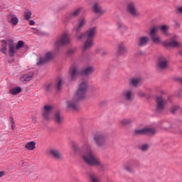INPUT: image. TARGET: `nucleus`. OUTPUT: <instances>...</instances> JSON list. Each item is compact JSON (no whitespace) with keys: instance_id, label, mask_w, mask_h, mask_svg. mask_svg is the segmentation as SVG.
Instances as JSON below:
<instances>
[{"instance_id":"42","label":"nucleus","mask_w":182,"mask_h":182,"mask_svg":"<svg viewBox=\"0 0 182 182\" xmlns=\"http://www.w3.org/2000/svg\"><path fill=\"white\" fill-rule=\"evenodd\" d=\"M124 169L127 170V171H129V173H132V171H134L133 166L130 165H126L124 166Z\"/></svg>"},{"instance_id":"3","label":"nucleus","mask_w":182,"mask_h":182,"mask_svg":"<svg viewBox=\"0 0 182 182\" xmlns=\"http://www.w3.org/2000/svg\"><path fill=\"white\" fill-rule=\"evenodd\" d=\"M89 89V85L87 80H82L79 85V87L75 93V97L77 99H85L86 97V94Z\"/></svg>"},{"instance_id":"24","label":"nucleus","mask_w":182,"mask_h":182,"mask_svg":"<svg viewBox=\"0 0 182 182\" xmlns=\"http://www.w3.org/2000/svg\"><path fill=\"white\" fill-rule=\"evenodd\" d=\"M95 72V68L93 66H88L82 69V73L85 76H90V75H93Z\"/></svg>"},{"instance_id":"37","label":"nucleus","mask_w":182,"mask_h":182,"mask_svg":"<svg viewBox=\"0 0 182 182\" xmlns=\"http://www.w3.org/2000/svg\"><path fill=\"white\" fill-rule=\"evenodd\" d=\"M150 149V146L149 144H144L139 146V150L141 151H147Z\"/></svg>"},{"instance_id":"27","label":"nucleus","mask_w":182,"mask_h":182,"mask_svg":"<svg viewBox=\"0 0 182 182\" xmlns=\"http://www.w3.org/2000/svg\"><path fill=\"white\" fill-rule=\"evenodd\" d=\"M7 46H8V40L7 41L3 40L1 48H0V52H1V53H4V55H6L8 52Z\"/></svg>"},{"instance_id":"6","label":"nucleus","mask_w":182,"mask_h":182,"mask_svg":"<svg viewBox=\"0 0 182 182\" xmlns=\"http://www.w3.org/2000/svg\"><path fill=\"white\" fill-rule=\"evenodd\" d=\"M121 99L124 100V103L127 105L134 100V91L133 90H124L120 95Z\"/></svg>"},{"instance_id":"9","label":"nucleus","mask_w":182,"mask_h":182,"mask_svg":"<svg viewBox=\"0 0 182 182\" xmlns=\"http://www.w3.org/2000/svg\"><path fill=\"white\" fill-rule=\"evenodd\" d=\"M79 75H80V70L79 69V67L76 65L70 67L68 73V79L70 82H75V80H76L79 77Z\"/></svg>"},{"instance_id":"43","label":"nucleus","mask_w":182,"mask_h":182,"mask_svg":"<svg viewBox=\"0 0 182 182\" xmlns=\"http://www.w3.org/2000/svg\"><path fill=\"white\" fill-rule=\"evenodd\" d=\"M53 59V54H52V53L48 52L46 53V61L48 62V60H50Z\"/></svg>"},{"instance_id":"11","label":"nucleus","mask_w":182,"mask_h":182,"mask_svg":"<svg viewBox=\"0 0 182 182\" xmlns=\"http://www.w3.org/2000/svg\"><path fill=\"white\" fill-rule=\"evenodd\" d=\"M157 32H159V27L158 26H154L151 29L149 32V36L151 38L152 41L154 43H161V39L160 36L157 35Z\"/></svg>"},{"instance_id":"4","label":"nucleus","mask_w":182,"mask_h":182,"mask_svg":"<svg viewBox=\"0 0 182 182\" xmlns=\"http://www.w3.org/2000/svg\"><path fill=\"white\" fill-rule=\"evenodd\" d=\"M96 35H97V28L96 27H92L85 33L77 34V39L78 41H83V39L86 38L88 39H95Z\"/></svg>"},{"instance_id":"17","label":"nucleus","mask_w":182,"mask_h":182,"mask_svg":"<svg viewBox=\"0 0 182 182\" xmlns=\"http://www.w3.org/2000/svg\"><path fill=\"white\" fill-rule=\"evenodd\" d=\"M80 12H82V8L75 9L74 11L66 14V19L68 21H72V19L77 18V16L80 15Z\"/></svg>"},{"instance_id":"26","label":"nucleus","mask_w":182,"mask_h":182,"mask_svg":"<svg viewBox=\"0 0 182 182\" xmlns=\"http://www.w3.org/2000/svg\"><path fill=\"white\" fill-rule=\"evenodd\" d=\"M129 82L132 86L137 87L139 85H141V83H143V80L141 77H135L132 78Z\"/></svg>"},{"instance_id":"10","label":"nucleus","mask_w":182,"mask_h":182,"mask_svg":"<svg viewBox=\"0 0 182 182\" xmlns=\"http://www.w3.org/2000/svg\"><path fill=\"white\" fill-rule=\"evenodd\" d=\"M166 105H167V100H166L164 97L161 96L156 97V112H157V113H161V112L164 110Z\"/></svg>"},{"instance_id":"31","label":"nucleus","mask_w":182,"mask_h":182,"mask_svg":"<svg viewBox=\"0 0 182 182\" xmlns=\"http://www.w3.org/2000/svg\"><path fill=\"white\" fill-rule=\"evenodd\" d=\"M145 129V134L148 136H153L157 133V130L154 128H144Z\"/></svg>"},{"instance_id":"55","label":"nucleus","mask_w":182,"mask_h":182,"mask_svg":"<svg viewBox=\"0 0 182 182\" xmlns=\"http://www.w3.org/2000/svg\"><path fill=\"white\" fill-rule=\"evenodd\" d=\"M74 150H75V151H77V149H76V148H74Z\"/></svg>"},{"instance_id":"32","label":"nucleus","mask_w":182,"mask_h":182,"mask_svg":"<svg viewBox=\"0 0 182 182\" xmlns=\"http://www.w3.org/2000/svg\"><path fill=\"white\" fill-rule=\"evenodd\" d=\"M21 90L22 89L21 88V87H16L10 89L9 92L11 95H13L14 96H15L18 93H21Z\"/></svg>"},{"instance_id":"29","label":"nucleus","mask_w":182,"mask_h":182,"mask_svg":"<svg viewBox=\"0 0 182 182\" xmlns=\"http://www.w3.org/2000/svg\"><path fill=\"white\" fill-rule=\"evenodd\" d=\"M133 122H134V120H133V119H121L119 121V124H121V126H129L130 124H132V123H133Z\"/></svg>"},{"instance_id":"40","label":"nucleus","mask_w":182,"mask_h":182,"mask_svg":"<svg viewBox=\"0 0 182 182\" xmlns=\"http://www.w3.org/2000/svg\"><path fill=\"white\" fill-rule=\"evenodd\" d=\"M23 45H25L23 41H18L17 44L16 45V50H19L21 48H23Z\"/></svg>"},{"instance_id":"39","label":"nucleus","mask_w":182,"mask_h":182,"mask_svg":"<svg viewBox=\"0 0 182 182\" xmlns=\"http://www.w3.org/2000/svg\"><path fill=\"white\" fill-rule=\"evenodd\" d=\"M75 53H76V48H70L66 52L67 56H73Z\"/></svg>"},{"instance_id":"35","label":"nucleus","mask_w":182,"mask_h":182,"mask_svg":"<svg viewBox=\"0 0 182 182\" xmlns=\"http://www.w3.org/2000/svg\"><path fill=\"white\" fill-rule=\"evenodd\" d=\"M46 62V58L43 57H40L37 59L36 65L38 66H42V65H45Z\"/></svg>"},{"instance_id":"45","label":"nucleus","mask_w":182,"mask_h":182,"mask_svg":"<svg viewBox=\"0 0 182 182\" xmlns=\"http://www.w3.org/2000/svg\"><path fill=\"white\" fill-rule=\"evenodd\" d=\"M53 110V107L50 105H47L46 106V114H48V113H50Z\"/></svg>"},{"instance_id":"21","label":"nucleus","mask_w":182,"mask_h":182,"mask_svg":"<svg viewBox=\"0 0 182 182\" xmlns=\"http://www.w3.org/2000/svg\"><path fill=\"white\" fill-rule=\"evenodd\" d=\"M33 78V72H29L26 74H23L20 76L19 80L21 82H29Z\"/></svg>"},{"instance_id":"34","label":"nucleus","mask_w":182,"mask_h":182,"mask_svg":"<svg viewBox=\"0 0 182 182\" xmlns=\"http://www.w3.org/2000/svg\"><path fill=\"white\" fill-rule=\"evenodd\" d=\"M35 146H36L35 141H30L26 144L25 147L27 150H35Z\"/></svg>"},{"instance_id":"53","label":"nucleus","mask_w":182,"mask_h":182,"mask_svg":"<svg viewBox=\"0 0 182 182\" xmlns=\"http://www.w3.org/2000/svg\"><path fill=\"white\" fill-rule=\"evenodd\" d=\"M105 55H107V53L104 52V53H102V56H105Z\"/></svg>"},{"instance_id":"2","label":"nucleus","mask_w":182,"mask_h":182,"mask_svg":"<svg viewBox=\"0 0 182 182\" xmlns=\"http://www.w3.org/2000/svg\"><path fill=\"white\" fill-rule=\"evenodd\" d=\"M70 43V36L68 32H65L63 34L60 35L54 43V49L57 52H59L63 46L69 45Z\"/></svg>"},{"instance_id":"30","label":"nucleus","mask_w":182,"mask_h":182,"mask_svg":"<svg viewBox=\"0 0 182 182\" xmlns=\"http://www.w3.org/2000/svg\"><path fill=\"white\" fill-rule=\"evenodd\" d=\"M89 177L91 182H102L96 173H90Z\"/></svg>"},{"instance_id":"38","label":"nucleus","mask_w":182,"mask_h":182,"mask_svg":"<svg viewBox=\"0 0 182 182\" xmlns=\"http://www.w3.org/2000/svg\"><path fill=\"white\" fill-rule=\"evenodd\" d=\"M134 134L136 136H143L145 134V129H135L134 130Z\"/></svg>"},{"instance_id":"7","label":"nucleus","mask_w":182,"mask_h":182,"mask_svg":"<svg viewBox=\"0 0 182 182\" xmlns=\"http://www.w3.org/2000/svg\"><path fill=\"white\" fill-rule=\"evenodd\" d=\"M93 140L97 147H103L107 141V135L102 133H97L93 136Z\"/></svg>"},{"instance_id":"50","label":"nucleus","mask_w":182,"mask_h":182,"mask_svg":"<svg viewBox=\"0 0 182 182\" xmlns=\"http://www.w3.org/2000/svg\"><path fill=\"white\" fill-rule=\"evenodd\" d=\"M29 25H31V26L35 25V21L33 20H30L29 21Z\"/></svg>"},{"instance_id":"13","label":"nucleus","mask_w":182,"mask_h":182,"mask_svg":"<svg viewBox=\"0 0 182 182\" xmlns=\"http://www.w3.org/2000/svg\"><path fill=\"white\" fill-rule=\"evenodd\" d=\"M85 25H86V18L84 17H82L79 18L78 23L74 28V30L75 31V36L77 37V35H79V32L83 29L85 27Z\"/></svg>"},{"instance_id":"15","label":"nucleus","mask_w":182,"mask_h":182,"mask_svg":"<svg viewBox=\"0 0 182 182\" xmlns=\"http://www.w3.org/2000/svg\"><path fill=\"white\" fill-rule=\"evenodd\" d=\"M168 68V60L164 57H161L158 61V69L164 70Z\"/></svg>"},{"instance_id":"25","label":"nucleus","mask_w":182,"mask_h":182,"mask_svg":"<svg viewBox=\"0 0 182 182\" xmlns=\"http://www.w3.org/2000/svg\"><path fill=\"white\" fill-rule=\"evenodd\" d=\"M54 121L56 124H62V123H63V116L62 115V114H60V112H55L54 116Z\"/></svg>"},{"instance_id":"1","label":"nucleus","mask_w":182,"mask_h":182,"mask_svg":"<svg viewBox=\"0 0 182 182\" xmlns=\"http://www.w3.org/2000/svg\"><path fill=\"white\" fill-rule=\"evenodd\" d=\"M82 150L85 151V153L82 155V159L89 166H95L96 167H101L103 168L105 165L100 161V159L95 155V152L92 150L89 141H84L83 144L80 146Z\"/></svg>"},{"instance_id":"19","label":"nucleus","mask_w":182,"mask_h":182,"mask_svg":"<svg viewBox=\"0 0 182 182\" xmlns=\"http://www.w3.org/2000/svg\"><path fill=\"white\" fill-rule=\"evenodd\" d=\"M85 41L83 44L84 50H89V49H92L93 48V45H95V39L92 38H85Z\"/></svg>"},{"instance_id":"16","label":"nucleus","mask_w":182,"mask_h":182,"mask_svg":"<svg viewBox=\"0 0 182 182\" xmlns=\"http://www.w3.org/2000/svg\"><path fill=\"white\" fill-rule=\"evenodd\" d=\"M49 153L55 160H58V161H62V160H63V155L58 149H51L49 151Z\"/></svg>"},{"instance_id":"49","label":"nucleus","mask_w":182,"mask_h":182,"mask_svg":"<svg viewBox=\"0 0 182 182\" xmlns=\"http://www.w3.org/2000/svg\"><path fill=\"white\" fill-rule=\"evenodd\" d=\"M174 26H175V28H180V23H178V22H177V21H175Z\"/></svg>"},{"instance_id":"20","label":"nucleus","mask_w":182,"mask_h":182,"mask_svg":"<svg viewBox=\"0 0 182 182\" xmlns=\"http://www.w3.org/2000/svg\"><path fill=\"white\" fill-rule=\"evenodd\" d=\"M149 41H150L149 36H143L139 37L138 40V46H139V48H144V46H146L147 43H149Z\"/></svg>"},{"instance_id":"36","label":"nucleus","mask_w":182,"mask_h":182,"mask_svg":"<svg viewBox=\"0 0 182 182\" xmlns=\"http://www.w3.org/2000/svg\"><path fill=\"white\" fill-rule=\"evenodd\" d=\"M32 16V11L27 10L24 12V19L26 21H29Z\"/></svg>"},{"instance_id":"8","label":"nucleus","mask_w":182,"mask_h":182,"mask_svg":"<svg viewBox=\"0 0 182 182\" xmlns=\"http://www.w3.org/2000/svg\"><path fill=\"white\" fill-rule=\"evenodd\" d=\"M79 100H82V98L76 97V94H75L73 98L66 100L67 109L70 110H77L79 109Z\"/></svg>"},{"instance_id":"5","label":"nucleus","mask_w":182,"mask_h":182,"mask_svg":"<svg viewBox=\"0 0 182 182\" xmlns=\"http://www.w3.org/2000/svg\"><path fill=\"white\" fill-rule=\"evenodd\" d=\"M126 11L132 18H140V11L137 9L136 2L129 1L127 4Z\"/></svg>"},{"instance_id":"41","label":"nucleus","mask_w":182,"mask_h":182,"mask_svg":"<svg viewBox=\"0 0 182 182\" xmlns=\"http://www.w3.org/2000/svg\"><path fill=\"white\" fill-rule=\"evenodd\" d=\"M160 29L163 33L165 35H167V31H168V26H162L160 27Z\"/></svg>"},{"instance_id":"52","label":"nucleus","mask_w":182,"mask_h":182,"mask_svg":"<svg viewBox=\"0 0 182 182\" xmlns=\"http://www.w3.org/2000/svg\"><path fill=\"white\" fill-rule=\"evenodd\" d=\"M11 129H12V130H14L15 129V124L14 122L11 125Z\"/></svg>"},{"instance_id":"51","label":"nucleus","mask_w":182,"mask_h":182,"mask_svg":"<svg viewBox=\"0 0 182 182\" xmlns=\"http://www.w3.org/2000/svg\"><path fill=\"white\" fill-rule=\"evenodd\" d=\"M5 176V171H0V178L4 177Z\"/></svg>"},{"instance_id":"22","label":"nucleus","mask_w":182,"mask_h":182,"mask_svg":"<svg viewBox=\"0 0 182 182\" xmlns=\"http://www.w3.org/2000/svg\"><path fill=\"white\" fill-rule=\"evenodd\" d=\"M8 18L10 19L9 23L14 26H16L19 23V18L16 14H10L7 16Z\"/></svg>"},{"instance_id":"54","label":"nucleus","mask_w":182,"mask_h":182,"mask_svg":"<svg viewBox=\"0 0 182 182\" xmlns=\"http://www.w3.org/2000/svg\"><path fill=\"white\" fill-rule=\"evenodd\" d=\"M178 80L182 83V78H178Z\"/></svg>"},{"instance_id":"28","label":"nucleus","mask_w":182,"mask_h":182,"mask_svg":"<svg viewBox=\"0 0 182 182\" xmlns=\"http://www.w3.org/2000/svg\"><path fill=\"white\" fill-rule=\"evenodd\" d=\"M117 28L118 31H120V32H126V31H127V26H126V25L122 21H118L117 23Z\"/></svg>"},{"instance_id":"23","label":"nucleus","mask_w":182,"mask_h":182,"mask_svg":"<svg viewBox=\"0 0 182 182\" xmlns=\"http://www.w3.org/2000/svg\"><path fill=\"white\" fill-rule=\"evenodd\" d=\"M177 36H175L170 41H165L164 45L165 46H171L172 48H176L177 46H180V43L177 42L176 39H177Z\"/></svg>"},{"instance_id":"14","label":"nucleus","mask_w":182,"mask_h":182,"mask_svg":"<svg viewBox=\"0 0 182 182\" xmlns=\"http://www.w3.org/2000/svg\"><path fill=\"white\" fill-rule=\"evenodd\" d=\"M116 55L117 56H126L127 55V47L123 43L118 44Z\"/></svg>"},{"instance_id":"33","label":"nucleus","mask_w":182,"mask_h":182,"mask_svg":"<svg viewBox=\"0 0 182 182\" xmlns=\"http://www.w3.org/2000/svg\"><path fill=\"white\" fill-rule=\"evenodd\" d=\"M64 82H65V80L63 78L58 77V81H57V84L55 85L56 89L58 90H60L62 89V86H63Z\"/></svg>"},{"instance_id":"12","label":"nucleus","mask_w":182,"mask_h":182,"mask_svg":"<svg viewBox=\"0 0 182 182\" xmlns=\"http://www.w3.org/2000/svg\"><path fill=\"white\" fill-rule=\"evenodd\" d=\"M7 46L9 47V56H10V58L15 56V53H16V47L12 39L7 40Z\"/></svg>"},{"instance_id":"48","label":"nucleus","mask_w":182,"mask_h":182,"mask_svg":"<svg viewBox=\"0 0 182 182\" xmlns=\"http://www.w3.org/2000/svg\"><path fill=\"white\" fill-rule=\"evenodd\" d=\"M35 33L36 35H43V33H42V31H41L40 30H37L35 31Z\"/></svg>"},{"instance_id":"47","label":"nucleus","mask_w":182,"mask_h":182,"mask_svg":"<svg viewBox=\"0 0 182 182\" xmlns=\"http://www.w3.org/2000/svg\"><path fill=\"white\" fill-rule=\"evenodd\" d=\"M43 110H44V112H43V117L46 119V105H45V106L43 107Z\"/></svg>"},{"instance_id":"46","label":"nucleus","mask_w":182,"mask_h":182,"mask_svg":"<svg viewBox=\"0 0 182 182\" xmlns=\"http://www.w3.org/2000/svg\"><path fill=\"white\" fill-rule=\"evenodd\" d=\"M138 95L140 97H144L146 96V94L144 93V92L143 91H139L138 92Z\"/></svg>"},{"instance_id":"18","label":"nucleus","mask_w":182,"mask_h":182,"mask_svg":"<svg viewBox=\"0 0 182 182\" xmlns=\"http://www.w3.org/2000/svg\"><path fill=\"white\" fill-rule=\"evenodd\" d=\"M92 9L97 15H100L102 16V15H105L106 14V9H104L102 8V6H100V4L99 3H95L92 7Z\"/></svg>"},{"instance_id":"44","label":"nucleus","mask_w":182,"mask_h":182,"mask_svg":"<svg viewBox=\"0 0 182 182\" xmlns=\"http://www.w3.org/2000/svg\"><path fill=\"white\" fill-rule=\"evenodd\" d=\"M178 109H180V107H178L177 105H174L171 107V113H176V112H177V110H178Z\"/></svg>"}]
</instances>
